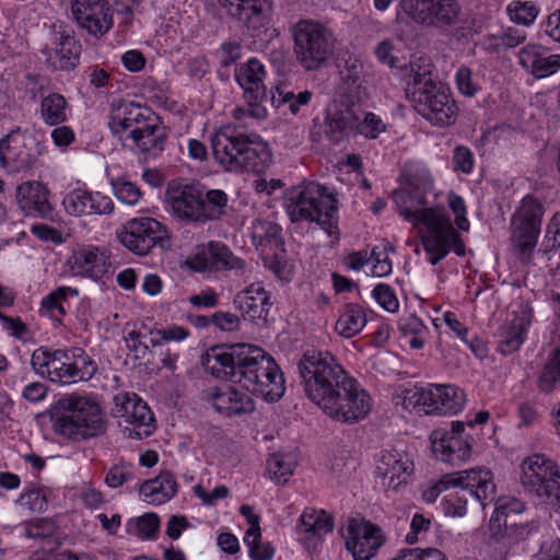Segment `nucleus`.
<instances>
[{
	"label": "nucleus",
	"instance_id": "obj_1",
	"mask_svg": "<svg viewBox=\"0 0 560 560\" xmlns=\"http://www.w3.org/2000/svg\"><path fill=\"white\" fill-rule=\"evenodd\" d=\"M298 368L305 395L330 419L352 424L370 413L371 396L329 351H306Z\"/></svg>",
	"mask_w": 560,
	"mask_h": 560
},
{
	"label": "nucleus",
	"instance_id": "obj_2",
	"mask_svg": "<svg viewBox=\"0 0 560 560\" xmlns=\"http://www.w3.org/2000/svg\"><path fill=\"white\" fill-rule=\"evenodd\" d=\"M203 365L217 377L230 376L246 390L276 401L284 394V381L276 361L266 352L250 345L212 348Z\"/></svg>",
	"mask_w": 560,
	"mask_h": 560
},
{
	"label": "nucleus",
	"instance_id": "obj_3",
	"mask_svg": "<svg viewBox=\"0 0 560 560\" xmlns=\"http://www.w3.org/2000/svg\"><path fill=\"white\" fill-rule=\"evenodd\" d=\"M393 200L407 222L413 226L422 224L425 228L420 235V243L432 266L443 260L451 250L457 256L465 255V244L452 224L450 214L442 207H425L423 188L408 184L394 191Z\"/></svg>",
	"mask_w": 560,
	"mask_h": 560
},
{
	"label": "nucleus",
	"instance_id": "obj_4",
	"mask_svg": "<svg viewBox=\"0 0 560 560\" xmlns=\"http://www.w3.org/2000/svg\"><path fill=\"white\" fill-rule=\"evenodd\" d=\"M214 160L228 172L262 173L271 163L268 144L259 136L235 133L224 127L210 139Z\"/></svg>",
	"mask_w": 560,
	"mask_h": 560
},
{
	"label": "nucleus",
	"instance_id": "obj_5",
	"mask_svg": "<svg viewBox=\"0 0 560 560\" xmlns=\"http://www.w3.org/2000/svg\"><path fill=\"white\" fill-rule=\"evenodd\" d=\"M52 428L57 434L81 442L104 434L107 421L95 399L71 394L58 400Z\"/></svg>",
	"mask_w": 560,
	"mask_h": 560
},
{
	"label": "nucleus",
	"instance_id": "obj_6",
	"mask_svg": "<svg viewBox=\"0 0 560 560\" xmlns=\"http://www.w3.org/2000/svg\"><path fill=\"white\" fill-rule=\"evenodd\" d=\"M338 201L327 187L315 182L293 187L285 198V211L292 223H316L329 235L337 232Z\"/></svg>",
	"mask_w": 560,
	"mask_h": 560
},
{
	"label": "nucleus",
	"instance_id": "obj_7",
	"mask_svg": "<svg viewBox=\"0 0 560 560\" xmlns=\"http://www.w3.org/2000/svg\"><path fill=\"white\" fill-rule=\"evenodd\" d=\"M35 373L54 383L73 384L90 381L97 371L96 363L81 348L36 349L31 358Z\"/></svg>",
	"mask_w": 560,
	"mask_h": 560
},
{
	"label": "nucleus",
	"instance_id": "obj_8",
	"mask_svg": "<svg viewBox=\"0 0 560 560\" xmlns=\"http://www.w3.org/2000/svg\"><path fill=\"white\" fill-rule=\"evenodd\" d=\"M459 481L452 482L453 490L444 497L446 515L463 517L467 513L468 498L474 499L483 509L495 495L493 474L485 467H477L455 472Z\"/></svg>",
	"mask_w": 560,
	"mask_h": 560
},
{
	"label": "nucleus",
	"instance_id": "obj_9",
	"mask_svg": "<svg viewBox=\"0 0 560 560\" xmlns=\"http://www.w3.org/2000/svg\"><path fill=\"white\" fill-rule=\"evenodd\" d=\"M415 109L434 126L446 127L456 121L458 107L448 89L435 81L419 82L406 89Z\"/></svg>",
	"mask_w": 560,
	"mask_h": 560
},
{
	"label": "nucleus",
	"instance_id": "obj_10",
	"mask_svg": "<svg viewBox=\"0 0 560 560\" xmlns=\"http://www.w3.org/2000/svg\"><path fill=\"white\" fill-rule=\"evenodd\" d=\"M292 35L296 59L308 71L318 69L332 52L330 33L317 22L299 21L292 27Z\"/></svg>",
	"mask_w": 560,
	"mask_h": 560
},
{
	"label": "nucleus",
	"instance_id": "obj_11",
	"mask_svg": "<svg viewBox=\"0 0 560 560\" xmlns=\"http://www.w3.org/2000/svg\"><path fill=\"white\" fill-rule=\"evenodd\" d=\"M116 237L135 255L147 256L154 247H164L170 234L167 228L158 220L140 217L128 220L117 230Z\"/></svg>",
	"mask_w": 560,
	"mask_h": 560
},
{
	"label": "nucleus",
	"instance_id": "obj_12",
	"mask_svg": "<svg viewBox=\"0 0 560 560\" xmlns=\"http://www.w3.org/2000/svg\"><path fill=\"white\" fill-rule=\"evenodd\" d=\"M42 54L51 70L70 71L79 65L81 45L73 31L63 24H54L46 32Z\"/></svg>",
	"mask_w": 560,
	"mask_h": 560
},
{
	"label": "nucleus",
	"instance_id": "obj_13",
	"mask_svg": "<svg viewBox=\"0 0 560 560\" xmlns=\"http://www.w3.org/2000/svg\"><path fill=\"white\" fill-rule=\"evenodd\" d=\"M340 533L353 560H371L386 541L383 529L362 517L349 518Z\"/></svg>",
	"mask_w": 560,
	"mask_h": 560
},
{
	"label": "nucleus",
	"instance_id": "obj_14",
	"mask_svg": "<svg viewBox=\"0 0 560 560\" xmlns=\"http://www.w3.org/2000/svg\"><path fill=\"white\" fill-rule=\"evenodd\" d=\"M400 12L412 22L435 28L454 25L460 13L457 0H401Z\"/></svg>",
	"mask_w": 560,
	"mask_h": 560
},
{
	"label": "nucleus",
	"instance_id": "obj_15",
	"mask_svg": "<svg viewBox=\"0 0 560 560\" xmlns=\"http://www.w3.org/2000/svg\"><path fill=\"white\" fill-rule=\"evenodd\" d=\"M186 262L190 269L198 272L234 271L243 275L246 269L245 260L219 241L197 245Z\"/></svg>",
	"mask_w": 560,
	"mask_h": 560
},
{
	"label": "nucleus",
	"instance_id": "obj_16",
	"mask_svg": "<svg viewBox=\"0 0 560 560\" xmlns=\"http://www.w3.org/2000/svg\"><path fill=\"white\" fill-rule=\"evenodd\" d=\"M113 412L131 428H126L129 439L141 440L155 430V420L147 402L135 393H119L114 396Z\"/></svg>",
	"mask_w": 560,
	"mask_h": 560
},
{
	"label": "nucleus",
	"instance_id": "obj_17",
	"mask_svg": "<svg viewBox=\"0 0 560 560\" xmlns=\"http://www.w3.org/2000/svg\"><path fill=\"white\" fill-rule=\"evenodd\" d=\"M464 422L453 421L448 431L436 429L431 433L432 451L438 459L453 466L462 465L470 459L474 439L464 435Z\"/></svg>",
	"mask_w": 560,
	"mask_h": 560
},
{
	"label": "nucleus",
	"instance_id": "obj_18",
	"mask_svg": "<svg viewBox=\"0 0 560 560\" xmlns=\"http://www.w3.org/2000/svg\"><path fill=\"white\" fill-rule=\"evenodd\" d=\"M166 198L176 219L202 224V187L198 183L171 180L166 188Z\"/></svg>",
	"mask_w": 560,
	"mask_h": 560
},
{
	"label": "nucleus",
	"instance_id": "obj_19",
	"mask_svg": "<svg viewBox=\"0 0 560 560\" xmlns=\"http://www.w3.org/2000/svg\"><path fill=\"white\" fill-rule=\"evenodd\" d=\"M521 482L526 491L539 498H550L560 472L557 465L542 454L528 456L522 464Z\"/></svg>",
	"mask_w": 560,
	"mask_h": 560
},
{
	"label": "nucleus",
	"instance_id": "obj_20",
	"mask_svg": "<svg viewBox=\"0 0 560 560\" xmlns=\"http://www.w3.org/2000/svg\"><path fill=\"white\" fill-rule=\"evenodd\" d=\"M363 110L361 104L349 100L348 97H339L327 108L325 118V136L332 143H340L350 133L357 131L359 118Z\"/></svg>",
	"mask_w": 560,
	"mask_h": 560
},
{
	"label": "nucleus",
	"instance_id": "obj_21",
	"mask_svg": "<svg viewBox=\"0 0 560 560\" xmlns=\"http://www.w3.org/2000/svg\"><path fill=\"white\" fill-rule=\"evenodd\" d=\"M71 13L78 25L95 38L113 27V13L106 0H73Z\"/></svg>",
	"mask_w": 560,
	"mask_h": 560
},
{
	"label": "nucleus",
	"instance_id": "obj_22",
	"mask_svg": "<svg viewBox=\"0 0 560 560\" xmlns=\"http://www.w3.org/2000/svg\"><path fill=\"white\" fill-rule=\"evenodd\" d=\"M152 114L133 102L114 105L109 117V128L122 145L145 126Z\"/></svg>",
	"mask_w": 560,
	"mask_h": 560
},
{
	"label": "nucleus",
	"instance_id": "obj_23",
	"mask_svg": "<svg viewBox=\"0 0 560 560\" xmlns=\"http://www.w3.org/2000/svg\"><path fill=\"white\" fill-rule=\"evenodd\" d=\"M532 319L533 310L526 304H520L517 310L511 312L498 331V350L502 354L508 355L520 350Z\"/></svg>",
	"mask_w": 560,
	"mask_h": 560
},
{
	"label": "nucleus",
	"instance_id": "obj_24",
	"mask_svg": "<svg viewBox=\"0 0 560 560\" xmlns=\"http://www.w3.org/2000/svg\"><path fill=\"white\" fill-rule=\"evenodd\" d=\"M228 14L248 30L254 35H259L270 20L271 4L269 0H219Z\"/></svg>",
	"mask_w": 560,
	"mask_h": 560
},
{
	"label": "nucleus",
	"instance_id": "obj_25",
	"mask_svg": "<svg viewBox=\"0 0 560 560\" xmlns=\"http://www.w3.org/2000/svg\"><path fill=\"white\" fill-rule=\"evenodd\" d=\"M67 265L73 276L100 280L110 267V256L106 249L88 245L73 250Z\"/></svg>",
	"mask_w": 560,
	"mask_h": 560
},
{
	"label": "nucleus",
	"instance_id": "obj_26",
	"mask_svg": "<svg viewBox=\"0 0 560 560\" xmlns=\"http://www.w3.org/2000/svg\"><path fill=\"white\" fill-rule=\"evenodd\" d=\"M49 196V189L36 180L24 182L16 188V202L25 217L50 219L54 207Z\"/></svg>",
	"mask_w": 560,
	"mask_h": 560
},
{
	"label": "nucleus",
	"instance_id": "obj_27",
	"mask_svg": "<svg viewBox=\"0 0 560 560\" xmlns=\"http://www.w3.org/2000/svg\"><path fill=\"white\" fill-rule=\"evenodd\" d=\"M62 206L67 213L74 217L109 214L114 210L110 197L98 191L77 188L66 195Z\"/></svg>",
	"mask_w": 560,
	"mask_h": 560
},
{
	"label": "nucleus",
	"instance_id": "obj_28",
	"mask_svg": "<svg viewBox=\"0 0 560 560\" xmlns=\"http://www.w3.org/2000/svg\"><path fill=\"white\" fill-rule=\"evenodd\" d=\"M36 158L26 139L15 131L0 139V166L9 173L26 171L33 167Z\"/></svg>",
	"mask_w": 560,
	"mask_h": 560
},
{
	"label": "nucleus",
	"instance_id": "obj_29",
	"mask_svg": "<svg viewBox=\"0 0 560 560\" xmlns=\"http://www.w3.org/2000/svg\"><path fill=\"white\" fill-rule=\"evenodd\" d=\"M377 474L383 479V486L398 490L408 483L413 471L411 458L398 451H384L377 464Z\"/></svg>",
	"mask_w": 560,
	"mask_h": 560
},
{
	"label": "nucleus",
	"instance_id": "obj_30",
	"mask_svg": "<svg viewBox=\"0 0 560 560\" xmlns=\"http://www.w3.org/2000/svg\"><path fill=\"white\" fill-rule=\"evenodd\" d=\"M234 305L245 320L265 323L271 306L270 295L260 282H255L235 295Z\"/></svg>",
	"mask_w": 560,
	"mask_h": 560
},
{
	"label": "nucleus",
	"instance_id": "obj_31",
	"mask_svg": "<svg viewBox=\"0 0 560 560\" xmlns=\"http://www.w3.org/2000/svg\"><path fill=\"white\" fill-rule=\"evenodd\" d=\"M209 400L213 408L225 417L250 413L255 409L254 400L248 394L230 385L213 388L209 393Z\"/></svg>",
	"mask_w": 560,
	"mask_h": 560
},
{
	"label": "nucleus",
	"instance_id": "obj_32",
	"mask_svg": "<svg viewBox=\"0 0 560 560\" xmlns=\"http://www.w3.org/2000/svg\"><path fill=\"white\" fill-rule=\"evenodd\" d=\"M234 77L244 90L246 102L264 101L266 98V86L264 84L266 70L258 59L250 58L247 62L236 67Z\"/></svg>",
	"mask_w": 560,
	"mask_h": 560
},
{
	"label": "nucleus",
	"instance_id": "obj_33",
	"mask_svg": "<svg viewBox=\"0 0 560 560\" xmlns=\"http://www.w3.org/2000/svg\"><path fill=\"white\" fill-rule=\"evenodd\" d=\"M520 65L535 78H546L560 69V55H547L541 46L528 44L518 52Z\"/></svg>",
	"mask_w": 560,
	"mask_h": 560
},
{
	"label": "nucleus",
	"instance_id": "obj_34",
	"mask_svg": "<svg viewBox=\"0 0 560 560\" xmlns=\"http://www.w3.org/2000/svg\"><path fill=\"white\" fill-rule=\"evenodd\" d=\"M510 245L518 261L523 265H535L537 244L541 230L510 223Z\"/></svg>",
	"mask_w": 560,
	"mask_h": 560
},
{
	"label": "nucleus",
	"instance_id": "obj_35",
	"mask_svg": "<svg viewBox=\"0 0 560 560\" xmlns=\"http://www.w3.org/2000/svg\"><path fill=\"white\" fill-rule=\"evenodd\" d=\"M334 528V520L324 510L307 508L300 516L298 534L307 540H320Z\"/></svg>",
	"mask_w": 560,
	"mask_h": 560
},
{
	"label": "nucleus",
	"instance_id": "obj_36",
	"mask_svg": "<svg viewBox=\"0 0 560 560\" xmlns=\"http://www.w3.org/2000/svg\"><path fill=\"white\" fill-rule=\"evenodd\" d=\"M165 143V132L156 122V118L152 116L143 128L128 140L124 147L129 149H138L139 151L156 155L160 153Z\"/></svg>",
	"mask_w": 560,
	"mask_h": 560
},
{
	"label": "nucleus",
	"instance_id": "obj_37",
	"mask_svg": "<svg viewBox=\"0 0 560 560\" xmlns=\"http://www.w3.org/2000/svg\"><path fill=\"white\" fill-rule=\"evenodd\" d=\"M176 492L177 482L174 476L168 471L144 481L139 488L140 497L150 504L165 503L171 500Z\"/></svg>",
	"mask_w": 560,
	"mask_h": 560
},
{
	"label": "nucleus",
	"instance_id": "obj_38",
	"mask_svg": "<svg viewBox=\"0 0 560 560\" xmlns=\"http://www.w3.org/2000/svg\"><path fill=\"white\" fill-rule=\"evenodd\" d=\"M363 68L362 65L357 60L351 65L347 63L346 70L341 71V90L342 95L340 97H348L359 104L366 96L365 89L363 86Z\"/></svg>",
	"mask_w": 560,
	"mask_h": 560
},
{
	"label": "nucleus",
	"instance_id": "obj_39",
	"mask_svg": "<svg viewBox=\"0 0 560 560\" xmlns=\"http://www.w3.org/2000/svg\"><path fill=\"white\" fill-rule=\"evenodd\" d=\"M544 213L542 205L536 198L526 196L512 214L510 223L541 230Z\"/></svg>",
	"mask_w": 560,
	"mask_h": 560
},
{
	"label": "nucleus",
	"instance_id": "obj_40",
	"mask_svg": "<svg viewBox=\"0 0 560 560\" xmlns=\"http://www.w3.org/2000/svg\"><path fill=\"white\" fill-rule=\"evenodd\" d=\"M39 113L48 126H58L68 119V102L59 93H50L40 101Z\"/></svg>",
	"mask_w": 560,
	"mask_h": 560
},
{
	"label": "nucleus",
	"instance_id": "obj_41",
	"mask_svg": "<svg viewBox=\"0 0 560 560\" xmlns=\"http://www.w3.org/2000/svg\"><path fill=\"white\" fill-rule=\"evenodd\" d=\"M366 324V314L362 306L358 304H349L340 314L335 329L345 337L351 338L358 335Z\"/></svg>",
	"mask_w": 560,
	"mask_h": 560
},
{
	"label": "nucleus",
	"instance_id": "obj_42",
	"mask_svg": "<svg viewBox=\"0 0 560 560\" xmlns=\"http://www.w3.org/2000/svg\"><path fill=\"white\" fill-rule=\"evenodd\" d=\"M202 224L222 219L228 214L229 209L226 192L220 189L202 191Z\"/></svg>",
	"mask_w": 560,
	"mask_h": 560
},
{
	"label": "nucleus",
	"instance_id": "obj_43",
	"mask_svg": "<svg viewBox=\"0 0 560 560\" xmlns=\"http://www.w3.org/2000/svg\"><path fill=\"white\" fill-rule=\"evenodd\" d=\"M78 295L79 291L74 288L59 287L43 299L40 303V313L60 322L61 317L66 315L63 304L68 301L69 296Z\"/></svg>",
	"mask_w": 560,
	"mask_h": 560
},
{
	"label": "nucleus",
	"instance_id": "obj_44",
	"mask_svg": "<svg viewBox=\"0 0 560 560\" xmlns=\"http://www.w3.org/2000/svg\"><path fill=\"white\" fill-rule=\"evenodd\" d=\"M524 503L515 498H500L495 501V509L490 518V527L501 532L502 528H508L514 525L510 524V518L513 515L520 514L524 511Z\"/></svg>",
	"mask_w": 560,
	"mask_h": 560
},
{
	"label": "nucleus",
	"instance_id": "obj_45",
	"mask_svg": "<svg viewBox=\"0 0 560 560\" xmlns=\"http://www.w3.org/2000/svg\"><path fill=\"white\" fill-rule=\"evenodd\" d=\"M313 93L308 90H304L298 94L288 90L285 84L277 85L272 91L271 101L277 107L281 105H288L289 110L296 115L301 107L306 106L312 100Z\"/></svg>",
	"mask_w": 560,
	"mask_h": 560
},
{
	"label": "nucleus",
	"instance_id": "obj_46",
	"mask_svg": "<svg viewBox=\"0 0 560 560\" xmlns=\"http://www.w3.org/2000/svg\"><path fill=\"white\" fill-rule=\"evenodd\" d=\"M560 248V211L556 212L548 222L545 235L537 249V256L549 261L552 254Z\"/></svg>",
	"mask_w": 560,
	"mask_h": 560
},
{
	"label": "nucleus",
	"instance_id": "obj_47",
	"mask_svg": "<svg viewBox=\"0 0 560 560\" xmlns=\"http://www.w3.org/2000/svg\"><path fill=\"white\" fill-rule=\"evenodd\" d=\"M440 394H435L441 402H440V415H456L459 412L465 405V394L464 392L454 385H443L439 384Z\"/></svg>",
	"mask_w": 560,
	"mask_h": 560
},
{
	"label": "nucleus",
	"instance_id": "obj_48",
	"mask_svg": "<svg viewBox=\"0 0 560 560\" xmlns=\"http://www.w3.org/2000/svg\"><path fill=\"white\" fill-rule=\"evenodd\" d=\"M558 384H560V346L551 352L546 362L538 377V388L544 393H550Z\"/></svg>",
	"mask_w": 560,
	"mask_h": 560
},
{
	"label": "nucleus",
	"instance_id": "obj_49",
	"mask_svg": "<svg viewBox=\"0 0 560 560\" xmlns=\"http://www.w3.org/2000/svg\"><path fill=\"white\" fill-rule=\"evenodd\" d=\"M295 466V459L289 454H273L267 460L268 472L277 483L287 482Z\"/></svg>",
	"mask_w": 560,
	"mask_h": 560
},
{
	"label": "nucleus",
	"instance_id": "obj_50",
	"mask_svg": "<svg viewBox=\"0 0 560 560\" xmlns=\"http://www.w3.org/2000/svg\"><path fill=\"white\" fill-rule=\"evenodd\" d=\"M440 394L439 384H429L424 387H416L413 393L415 404L420 407L425 415H440Z\"/></svg>",
	"mask_w": 560,
	"mask_h": 560
},
{
	"label": "nucleus",
	"instance_id": "obj_51",
	"mask_svg": "<svg viewBox=\"0 0 560 560\" xmlns=\"http://www.w3.org/2000/svg\"><path fill=\"white\" fill-rule=\"evenodd\" d=\"M506 11L512 22L524 26L532 25L538 15L537 7L530 1H512Z\"/></svg>",
	"mask_w": 560,
	"mask_h": 560
},
{
	"label": "nucleus",
	"instance_id": "obj_52",
	"mask_svg": "<svg viewBox=\"0 0 560 560\" xmlns=\"http://www.w3.org/2000/svg\"><path fill=\"white\" fill-rule=\"evenodd\" d=\"M280 233V226L269 221L257 220L253 225V238L259 245L266 243L279 246L281 244Z\"/></svg>",
	"mask_w": 560,
	"mask_h": 560
},
{
	"label": "nucleus",
	"instance_id": "obj_53",
	"mask_svg": "<svg viewBox=\"0 0 560 560\" xmlns=\"http://www.w3.org/2000/svg\"><path fill=\"white\" fill-rule=\"evenodd\" d=\"M262 101L246 102L247 107H236L232 110V117L240 122V127L247 128L248 120H262L267 117L266 107L261 106Z\"/></svg>",
	"mask_w": 560,
	"mask_h": 560
},
{
	"label": "nucleus",
	"instance_id": "obj_54",
	"mask_svg": "<svg viewBox=\"0 0 560 560\" xmlns=\"http://www.w3.org/2000/svg\"><path fill=\"white\" fill-rule=\"evenodd\" d=\"M385 130L386 125L374 113H363L359 118L357 132L368 139H376Z\"/></svg>",
	"mask_w": 560,
	"mask_h": 560
},
{
	"label": "nucleus",
	"instance_id": "obj_55",
	"mask_svg": "<svg viewBox=\"0 0 560 560\" xmlns=\"http://www.w3.org/2000/svg\"><path fill=\"white\" fill-rule=\"evenodd\" d=\"M133 478L132 466L125 462L114 465L105 477V483L110 488H118Z\"/></svg>",
	"mask_w": 560,
	"mask_h": 560
},
{
	"label": "nucleus",
	"instance_id": "obj_56",
	"mask_svg": "<svg viewBox=\"0 0 560 560\" xmlns=\"http://www.w3.org/2000/svg\"><path fill=\"white\" fill-rule=\"evenodd\" d=\"M114 192L118 200L128 205L135 206L141 198V190L131 182L117 180L113 184Z\"/></svg>",
	"mask_w": 560,
	"mask_h": 560
},
{
	"label": "nucleus",
	"instance_id": "obj_57",
	"mask_svg": "<svg viewBox=\"0 0 560 560\" xmlns=\"http://www.w3.org/2000/svg\"><path fill=\"white\" fill-rule=\"evenodd\" d=\"M460 479L457 478V475L455 472L446 474L442 476L441 479L438 481H434L430 483L423 491H422V499L427 503H433L439 495L448 489H451L452 482L459 481Z\"/></svg>",
	"mask_w": 560,
	"mask_h": 560
},
{
	"label": "nucleus",
	"instance_id": "obj_58",
	"mask_svg": "<svg viewBox=\"0 0 560 560\" xmlns=\"http://www.w3.org/2000/svg\"><path fill=\"white\" fill-rule=\"evenodd\" d=\"M19 503L33 513L43 512L47 508L46 495L40 489H30L25 491L20 495Z\"/></svg>",
	"mask_w": 560,
	"mask_h": 560
},
{
	"label": "nucleus",
	"instance_id": "obj_59",
	"mask_svg": "<svg viewBox=\"0 0 560 560\" xmlns=\"http://www.w3.org/2000/svg\"><path fill=\"white\" fill-rule=\"evenodd\" d=\"M372 295L376 302L388 312L394 313L399 307V302L394 293V290L388 284H377L374 288Z\"/></svg>",
	"mask_w": 560,
	"mask_h": 560
},
{
	"label": "nucleus",
	"instance_id": "obj_60",
	"mask_svg": "<svg viewBox=\"0 0 560 560\" xmlns=\"http://www.w3.org/2000/svg\"><path fill=\"white\" fill-rule=\"evenodd\" d=\"M497 46L514 48L526 40V33L515 27L503 28L499 34L493 35Z\"/></svg>",
	"mask_w": 560,
	"mask_h": 560
},
{
	"label": "nucleus",
	"instance_id": "obj_61",
	"mask_svg": "<svg viewBox=\"0 0 560 560\" xmlns=\"http://www.w3.org/2000/svg\"><path fill=\"white\" fill-rule=\"evenodd\" d=\"M447 203L455 215L456 226L462 231H468L470 224L466 217L467 211L464 199L454 192H450L447 196Z\"/></svg>",
	"mask_w": 560,
	"mask_h": 560
},
{
	"label": "nucleus",
	"instance_id": "obj_62",
	"mask_svg": "<svg viewBox=\"0 0 560 560\" xmlns=\"http://www.w3.org/2000/svg\"><path fill=\"white\" fill-rule=\"evenodd\" d=\"M160 528V518L154 513H147L138 517L136 523L137 535L144 539L154 538Z\"/></svg>",
	"mask_w": 560,
	"mask_h": 560
},
{
	"label": "nucleus",
	"instance_id": "obj_63",
	"mask_svg": "<svg viewBox=\"0 0 560 560\" xmlns=\"http://www.w3.org/2000/svg\"><path fill=\"white\" fill-rule=\"evenodd\" d=\"M244 542L249 548L252 560H270L273 556V548L269 544H261L260 538L245 536Z\"/></svg>",
	"mask_w": 560,
	"mask_h": 560
},
{
	"label": "nucleus",
	"instance_id": "obj_64",
	"mask_svg": "<svg viewBox=\"0 0 560 560\" xmlns=\"http://www.w3.org/2000/svg\"><path fill=\"white\" fill-rule=\"evenodd\" d=\"M393 560H446V557L442 551L434 548L409 549Z\"/></svg>",
	"mask_w": 560,
	"mask_h": 560
}]
</instances>
